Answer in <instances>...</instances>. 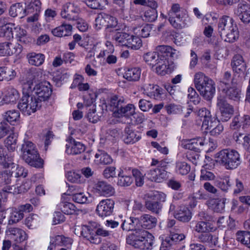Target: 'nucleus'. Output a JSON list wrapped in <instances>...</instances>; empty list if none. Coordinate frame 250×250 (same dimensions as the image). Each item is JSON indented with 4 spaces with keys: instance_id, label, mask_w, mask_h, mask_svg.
<instances>
[{
    "instance_id": "nucleus-1",
    "label": "nucleus",
    "mask_w": 250,
    "mask_h": 250,
    "mask_svg": "<svg viewBox=\"0 0 250 250\" xmlns=\"http://www.w3.org/2000/svg\"><path fill=\"white\" fill-rule=\"evenodd\" d=\"M218 31L221 37L227 42H234L238 37L236 24L233 19L228 16H224L219 19Z\"/></svg>"
},
{
    "instance_id": "nucleus-2",
    "label": "nucleus",
    "mask_w": 250,
    "mask_h": 250,
    "mask_svg": "<svg viewBox=\"0 0 250 250\" xmlns=\"http://www.w3.org/2000/svg\"><path fill=\"white\" fill-rule=\"evenodd\" d=\"M194 82L195 87L205 100L212 99L215 92V84L212 80L202 72H198L194 76Z\"/></svg>"
},
{
    "instance_id": "nucleus-3",
    "label": "nucleus",
    "mask_w": 250,
    "mask_h": 250,
    "mask_svg": "<svg viewBox=\"0 0 250 250\" xmlns=\"http://www.w3.org/2000/svg\"><path fill=\"white\" fill-rule=\"evenodd\" d=\"M154 236L146 231L140 230L130 234L126 238L128 244L136 249H149L153 244Z\"/></svg>"
},
{
    "instance_id": "nucleus-4",
    "label": "nucleus",
    "mask_w": 250,
    "mask_h": 250,
    "mask_svg": "<svg viewBox=\"0 0 250 250\" xmlns=\"http://www.w3.org/2000/svg\"><path fill=\"white\" fill-rule=\"evenodd\" d=\"M216 161L228 169L236 168L241 163L239 153L234 149H224L215 156Z\"/></svg>"
},
{
    "instance_id": "nucleus-5",
    "label": "nucleus",
    "mask_w": 250,
    "mask_h": 250,
    "mask_svg": "<svg viewBox=\"0 0 250 250\" xmlns=\"http://www.w3.org/2000/svg\"><path fill=\"white\" fill-rule=\"evenodd\" d=\"M24 90L29 91L42 104V102L47 100L52 93L50 84L48 82H44L35 85L32 82H27L23 85Z\"/></svg>"
},
{
    "instance_id": "nucleus-6",
    "label": "nucleus",
    "mask_w": 250,
    "mask_h": 250,
    "mask_svg": "<svg viewBox=\"0 0 250 250\" xmlns=\"http://www.w3.org/2000/svg\"><path fill=\"white\" fill-rule=\"evenodd\" d=\"M42 104L29 91L23 89V96L18 104L19 109L24 114L30 115L39 109Z\"/></svg>"
},
{
    "instance_id": "nucleus-7",
    "label": "nucleus",
    "mask_w": 250,
    "mask_h": 250,
    "mask_svg": "<svg viewBox=\"0 0 250 250\" xmlns=\"http://www.w3.org/2000/svg\"><path fill=\"white\" fill-rule=\"evenodd\" d=\"M157 166L156 167H152L148 171L147 175L152 181L160 183L167 178V163L163 160L159 161L153 159L151 166Z\"/></svg>"
},
{
    "instance_id": "nucleus-8",
    "label": "nucleus",
    "mask_w": 250,
    "mask_h": 250,
    "mask_svg": "<svg viewBox=\"0 0 250 250\" xmlns=\"http://www.w3.org/2000/svg\"><path fill=\"white\" fill-rule=\"evenodd\" d=\"M197 115L202 121V127L205 130H210L219 121L215 117H212L210 111L205 107L199 109Z\"/></svg>"
},
{
    "instance_id": "nucleus-9",
    "label": "nucleus",
    "mask_w": 250,
    "mask_h": 250,
    "mask_svg": "<svg viewBox=\"0 0 250 250\" xmlns=\"http://www.w3.org/2000/svg\"><path fill=\"white\" fill-rule=\"evenodd\" d=\"M26 13L31 15L27 19L28 22H34L38 19L41 12L42 2L40 0H27L26 3Z\"/></svg>"
},
{
    "instance_id": "nucleus-10",
    "label": "nucleus",
    "mask_w": 250,
    "mask_h": 250,
    "mask_svg": "<svg viewBox=\"0 0 250 250\" xmlns=\"http://www.w3.org/2000/svg\"><path fill=\"white\" fill-rule=\"evenodd\" d=\"M217 105L221 113L220 120L222 122L228 121L233 114V106L228 103L225 99L221 98H218Z\"/></svg>"
},
{
    "instance_id": "nucleus-11",
    "label": "nucleus",
    "mask_w": 250,
    "mask_h": 250,
    "mask_svg": "<svg viewBox=\"0 0 250 250\" xmlns=\"http://www.w3.org/2000/svg\"><path fill=\"white\" fill-rule=\"evenodd\" d=\"M114 204V201L110 199L101 201L97 206V214L101 217H105L110 215L113 211Z\"/></svg>"
},
{
    "instance_id": "nucleus-12",
    "label": "nucleus",
    "mask_w": 250,
    "mask_h": 250,
    "mask_svg": "<svg viewBox=\"0 0 250 250\" xmlns=\"http://www.w3.org/2000/svg\"><path fill=\"white\" fill-rule=\"evenodd\" d=\"M79 8L74 3L68 2L63 5L61 13L62 18L69 21H76L78 18Z\"/></svg>"
},
{
    "instance_id": "nucleus-13",
    "label": "nucleus",
    "mask_w": 250,
    "mask_h": 250,
    "mask_svg": "<svg viewBox=\"0 0 250 250\" xmlns=\"http://www.w3.org/2000/svg\"><path fill=\"white\" fill-rule=\"evenodd\" d=\"M94 192L99 195L110 196L115 192L114 188L106 182L103 181H98L93 187Z\"/></svg>"
},
{
    "instance_id": "nucleus-14",
    "label": "nucleus",
    "mask_w": 250,
    "mask_h": 250,
    "mask_svg": "<svg viewBox=\"0 0 250 250\" xmlns=\"http://www.w3.org/2000/svg\"><path fill=\"white\" fill-rule=\"evenodd\" d=\"M250 125V117L247 115L243 116L236 115L234 116L229 125L232 130H237L241 126L243 129L248 127Z\"/></svg>"
},
{
    "instance_id": "nucleus-15",
    "label": "nucleus",
    "mask_w": 250,
    "mask_h": 250,
    "mask_svg": "<svg viewBox=\"0 0 250 250\" xmlns=\"http://www.w3.org/2000/svg\"><path fill=\"white\" fill-rule=\"evenodd\" d=\"M65 145V152L68 154L76 155L83 152L85 147L84 145L78 142H76L72 137H70L66 140Z\"/></svg>"
},
{
    "instance_id": "nucleus-16",
    "label": "nucleus",
    "mask_w": 250,
    "mask_h": 250,
    "mask_svg": "<svg viewBox=\"0 0 250 250\" xmlns=\"http://www.w3.org/2000/svg\"><path fill=\"white\" fill-rule=\"evenodd\" d=\"M221 87L219 90L225 95L226 98L234 101H239L241 98V91L237 85H230L224 88Z\"/></svg>"
},
{
    "instance_id": "nucleus-17",
    "label": "nucleus",
    "mask_w": 250,
    "mask_h": 250,
    "mask_svg": "<svg viewBox=\"0 0 250 250\" xmlns=\"http://www.w3.org/2000/svg\"><path fill=\"white\" fill-rule=\"evenodd\" d=\"M81 235L90 243L99 244L101 243V238L95 234V230L90 226L83 225L82 226Z\"/></svg>"
},
{
    "instance_id": "nucleus-18",
    "label": "nucleus",
    "mask_w": 250,
    "mask_h": 250,
    "mask_svg": "<svg viewBox=\"0 0 250 250\" xmlns=\"http://www.w3.org/2000/svg\"><path fill=\"white\" fill-rule=\"evenodd\" d=\"M207 143L204 137H198L185 141L183 142L182 145L186 149L198 152L200 150V146H204Z\"/></svg>"
},
{
    "instance_id": "nucleus-19",
    "label": "nucleus",
    "mask_w": 250,
    "mask_h": 250,
    "mask_svg": "<svg viewBox=\"0 0 250 250\" xmlns=\"http://www.w3.org/2000/svg\"><path fill=\"white\" fill-rule=\"evenodd\" d=\"M141 227L140 218L130 217L122 222V228L125 231L140 230Z\"/></svg>"
},
{
    "instance_id": "nucleus-20",
    "label": "nucleus",
    "mask_w": 250,
    "mask_h": 250,
    "mask_svg": "<svg viewBox=\"0 0 250 250\" xmlns=\"http://www.w3.org/2000/svg\"><path fill=\"white\" fill-rule=\"evenodd\" d=\"M235 77V75L232 76L230 72L226 71L224 73L222 79L219 81L218 89H220L221 87L224 88L230 85H237L238 82Z\"/></svg>"
},
{
    "instance_id": "nucleus-21",
    "label": "nucleus",
    "mask_w": 250,
    "mask_h": 250,
    "mask_svg": "<svg viewBox=\"0 0 250 250\" xmlns=\"http://www.w3.org/2000/svg\"><path fill=\"white\" fill-rule=\"evenodd\" d=\"M72 240L69 238H65L62 235H57L50 239V245L47 250H55L57 246L61 245H66L67 244L71 245Z\"/></svg>"
},
{
    "instance_id": "nucleus-22",
    "label": "nucleus",
    "mask_w": 250,
    "mask_h": 250,
    "mask_svg": "<svg viewBox=\"0 0 250 250\" xmlns=\"http://www.w3.org/2000/svg\"><path fill=\"white\" fill-rule=\"evenodd\" d=\"M231 64L233 71L236 73L244 72L246 69V63L243 57L239 54L235 55L233 57Z\"/></svg>"
},
{
    "instance_id": "nucleus-23",
    "label": "nucleus",
    "mask_w": 250,
    "mask_h": 250,
    "mask_svg": "<svg viewBox=\"0 0 250 250\" xmlns=\"http://www.w3.org/2000/svg\"><path fill=\"white\" fill-rule=\"evenodd\" d=\"M28 159L22 157L25 162L31 166L36 167H40L42 165V160L40 157L39 154L37 150H33L32 152L29 153L27 155Z\"/></svg>"
},
{
    "instance_id": "nucleus-24",
    "label": "nucleus",
    "mask_w": 250,
    "mask_h": 250,
    "mask_svg": "<svg viewBox=\"0 0 250 250\" xmlns=\"http://www.w3.org/2000/svg\"><path fill=\"white\" fill-rule=\"evenodd\" d=\"M174 217L180 221L188 222L191 218V213L189 209L186 207H180L176 212L173 213Z\"/></svg>"
},
{
    "instance_id": "nucleus-25",
    "label": "nucleus",
    "mask_w": 250,
    "mask_h": 250,
    "mask_svg": "<svg viewBox=\"0 0 250 250\" xmlns=\"http://www.w3.org/2000/svg\"><path fill=\"white\" fill-rule=\"evenodd\" d=\"M226 200L225 198L211 199L208 201V207L214 212L222 213L225 211Z\"/></svg>"
},
{
    "instance_id": "nucleus-26",
    "label": "nucleus",
    "mask_w": 250,
    "mask_h": 250,
    "mask_svg": "<svg viewBox=\"0 0 250 250\" xmlns=\"http://www.w3.org/2000/svg\"><path fill=\"white\" fill-rule=\"evenodd\" d=\"M26 11V8L21 3H17L11 6L9 13L11 17H19L20 18H22L28 15Z\"/></svg>"
},
{
    "instance_id": "nucleus-27",
    "label": "nucleus",
    "mask_w": 250,
    "mask_h": 250,
    "mask_svg": "<svg viewBox=\"0 0 250 250\" xmlns=\"http://www.w3.org/2000/svg\"><path fill=\"white\" fill-rule=\"evenodd\" d=\"M141 227L146 229H151L155 227L157 219L149 214H144L140 218Z\"/></svg>"
},
{
    "instance_id": "nucleus-28",
    "label": "nucleus",
    "mask_w": 250,
    "mask_h": 250,
    "mask_svg": "<svg viewBox=\"0 0 250 250\" xmlns=\"http://www.w3.org/2000/svg\"><path fill=\"white\" fill-rule=\"evenodd\" d=\"M125 104V98L123 97L119 96L116 95L110 97L108 103L110 106V110L114 113H117L118 110L122 107V105Z\"/></svg>"
},
{
    "instance_id": "nucleus-29",
    "label": "nucleus",
    "mask_w": 250,
    "mask_h": 250,
    "mask_svg": "<svg viewBox=\"0 0 250 250\" xmlns=\"http://www.w3.org/2000/svg\"><path fill=\"white\" fill-rule=\"evenodd\" d=\"M13 157L11 154L9 155L7 154L6 149L0 144V163L5 168L9 167L13 164Z\"/></svg>"
},
{
    "instance_id": "nucleus-30",
    "label": "nucleus",
    "mask_w": 250,
    "mask_h": 250,
    "mask_svg": "<svg viewBox=\"0 0 250 250\" xmlns=\"http://www.w3.org/2000/svg\"><path fill=\"white\" fill-rule=\"evenodd\" d=\"M156 49L159 52L162 59L165 58L168 61L169 57L174 58L175 55V50L168 45H158Z\"/></svg>"
},
{
    "instance_id": "nucleus-31",
    "label": "nucleus",
    "mask_w": 250,
    "mask_h": 250,
    "mask_svg": "<svg viewBox=\"0 0 250 250\" xmlns=\"http://www.w3.org/2000/svg\"><path fill=\"white\" fill-rule=\"evenodd\" d=\"M72 28L71 24L63 23L61 25L53 29L51 32L54 36L61 37L67 36L71 32Z\"/></svg>"
},
{
    "instance_id": "nucleus-32",
    "label": "nucleus",
    "mask_w": 250,
    "mask_h": 250,
    "mask_svg": "<svg viewBox=\"0 0 250 250\" xmlns=\"http://www.w3.org/2000/svg\"><path fill=\"white\" fill-rule=\"evenodd\" d=\"M141 70L139 67L128 69L124 74V78L128 81H137L141 76Z\"/></svg>"
},
{
    "instance_id": "nucleus-33",
    "label": "nucleus",
    "mask_w": 250,
    "mask_h": 250,
    "mask_svg": "<svg viewBox=\"0 0 250 250\" xmlns=\"http://www.w3.org/2000/svg\"><path fill=\"white\" fill-rule=\"evenodd\" d=\"M20 113L17 110L13 109L5 112L3 114V119L6 123L14 125L20 119Z\"/></svg>"
},
{
    "instance_id": "nucleus-34",
    "label": "nucleus",
    "mask_w": 250,
    "mask_h": 250,
    "mask_svg": "<svg viewBox=\"0 0 250 250\" xmlns=\"http://www.w3.org/2000/svg\"><path fill=\"white\" fill-rule=\"evenodd\" d=\"M195 231L199 233L209 232L215 230L213 224L207 221H198L195 226Z\"/></svg>"
},
{
    "instance_id": "nucleus-35",
    "label": "nucleus",
    "mask_w": 250,
    "mask_h": 250,
    "mask_svg": "<svg viewBox=\"0 0 250 250\" xmlns=\"http://www.w3.org/2000/svg\"><path fill=\"white\" fill-rule=\"evenodd\" d=\"M104 19L105 20L106 29L107 32H114L119 30L118 21L116 18L105 13Z\"/></svg>"
},
{
    "instance_id": "nucleus-36",
    "label": "nucleus",
    "mask_w": 250,
    "mask_h": 250,
    "mask_svg": "<svg viewBox=\"0 0 250 250\" xmlns=\"http://www.w3.org/2000/svg\"><path fill=\"white\" fill-rule=\"evenodd\" d=\"M95 162L97 164L108 165L112 162V159L106 152L98 150L95 156Z\"/></svg>"
},
{
    "instance_id": "nucleus-37",
    "label": "nucleus",
    "mask_w": 250,
    "mask_h": 250,
    "mask_svg": "<svg viewBox=\"0 0 250 250\" xmlns=\"http://www.w3.org/2000/svg\"><path fill=\"white\" fill-rule=\"evenodd\" d=\"M156 65V72L159 75H165L170 71L169 61L166 59H160Z\"/></svg>"
},
{
    "instance_id": "nucleus-38",
    "label": "nucleus",
    "mask_w": 250,
    "mask_h": 250,
    "mask_svg": "<svg viewBox=\"0 0 250 250\" xmlns=\"http://www.w3.org/2000/svg\"><path fill=\"white\" fill-rule=\"evenodd\" d=\"M19 98L18 91L15 88H11L3 98L2 102L5 104L16 103Z\"/></svg>"
},
{
    "instance_id": "nucleus-39",
    "label": "nucleus",
    "mask_w": 250,
    "mask_h": 250,
    "mask_svg": "<svg viewBox=\"0 0 250 250\" xmlns=\"http://www.w3.org/2000/svg\"><path fill=\"white\" fill-rule=\"evenodd\" d=\"M29 63L33 65L40 66L44 61V56L42 54H37L34 52L27 55Z\"/></svg>"
},
{
    "instance_id": "nucleus-40",
    "label": "nucleus",
    "mask_w": 250,
    "mask_h": 250,
    "mask_svg": "<svg viewBox=\"0 0 250 250\" xmlns=\"http://www.w3.org/2000/svg\"><path fill=\"white\" fill-rule=\"evenodd\" d=\"M124 140L126 144H133L138 141L140 136L129 127H126L125 129Z\"/></svg>"
},
{
    "instance_id": "nucleus-41",
    "label": "nucleus",
    "mask_w": 250,
    "mask_h": 250,
    "mask_svg": "<svg viewBox=\"0 0 250 250\" xmlns=\"http://www.w3.org/2000/svg\"><path fill=\"white\" fill-rule=\"evenodd\" d=\"M200 241L211 246H215L218 242V238L208 232L202 233L198 237Z\"/></svg>"
},
{
    "instance_id": "nucleus-42",
    "label": "nucleus",
    "mask_w": 250,
    "mask_h": 250,
    "mask_svg": "<svg viewBox=\"0 0 250 250\" xmlns=\"http://www.w3.org/2000/svg\"><path fill=\"white\" fill-rule=\"evenodd\" d=\"M59 207L62 212L67 215L76 213L79 211L73 204L68 202L61 203Z\"/></svg>"
},
{
    "instance_id": "nucleus-43",
    "label": "nucleus",
    "mask_w": 250,
    "mask_h": 250,
    "mask_svg": "<svg viewBox=\"0 0 250 250\" xmlns=\"http://www.w3.org/2000/svg\"><path fill=\"white\" fill-rule=\"evenodd\" d=\"M128 37H130V35L127 33L115 31L113 32L112 39L114 40L118 45L125 46Z\"/></svg>"
},
{
    "instance_id": "nucleus-44",
    "label": "nucleus",
    "mask_w": 250,
    "mask_h": 250,
    "mask_svg": "<svg viewBox=\"0 0 250 250\" xmlns=\"http://www.w3.org/2000/svg\"><path fill=\"white\" fill-rule=\"evenodd\" d=\"M161 56H160L159 52H148L145 54L144 56V59L145 61L149 65L153 67L158 63V61L160 60Z\"/></svg>"
},
{
    "instance_id": "nucleus-45",
    "label": "nucleus",
    "mask_w": 250,
    "mask_h": 250,
    "mask_svg": "<svg viewBox=\"0 0 250 250\" xmlns=\"http://www.w3.org/2000/svg\"><path fill=\"white\" fill-rule=\"evenodd\" d=\"M146 208L153 213L158 214L161 210L162 206L159 201H156L151 198L145 202Z\"/></svg>"
},
{
    "instance_id": "nucleus-46",
    "label": "nucleus",
    "mask_w": 250,
    "mask_h": 250,
    "mask_svg": "<svg viewBox=\"0 0 250 250\" xmlns=\"http://www.w3.org/2000/svg\"><path fill=\"white\" fill-rule=\"evenodd\" d=\"M185 14H183L178 16H175L172 18H168V21L171 25L176 29H181L184 27L186 24L185 22L184 16Z\"/></svg>"
},
{
    "instance_id": "nucleus-47",
    "label": "nucleus",
    "mask_w": 250,
    "mask_h": 250,
    "mask_svg": "<svg viewBox=\"0 0 250 250\" xmlns=\"http://www.w3.org/2000/svg\"><path fill=\"white\" fill-rule=\"evenodd\" d=\"M236 240L250 248V231H239L236 234Z\"/></svg>"
},
{
    "instance_id": "nucleus-48",
    "label": "nucleus",
    "mask_w": 250,
    "mask_h": 250,
    "mask_svg": "<svg viewBox=\"0 0 250 250\" xmlns=\"http://www.w3.org/2000/svg\"><path fill=\"white\" fill-rule=\"evenodd\" d=\"M10 232L12 238L17 243L24 241L26 238V234L24 231L18 228H11Z\"/></svg>"
},
{
    "instance_id": "nucleus-49",
    "label": "nucleus",
    "mask_w": 250,
    "mask_h": 250,
    "mask_svg": "<svg viewBox=\"0 0 250 250\" xmlns=\"http://www.w3.org/2000/svg\"><path fill=\"white\" fill-rule=\"evenodd\" d=\"M35 146L31 141H24L22 144L21 148V151L22 152V157H24L26 159H28L27 155L29 153L32 152L33 150H36Z\"/></svg>"
},
{
    "instance_id": "nucleus-50",
    "label": "nucleus",
    "mask_w": 250,
    "mask_h": 250,
    "mask_svg": "<svg viewBox=\"0 0 250 250\" xmlns=\"http://www.w3.org/2000/svg\"><path fill=\"white\" fill-rule=\"evenodd\" d=\"M133 178L127 175L123 171H120L118 174V181L117 184L122 187L129 186L133 182Z\"/></svg>"
},
{
    "instance_id": "nucleus-51",
    "label": "nucleus",
    "mask_w": 250,
    "mask_h": 250,
    "mask_svg": "<svg viewBox=\"0 0 250 250\" xmlns=\"http://www.w3.org/2000/svg\"><path fill=\"white\" fill-rule=\"evenodd\" d=\"M5 42V49H6L7 55H11L14 54H19L22 50V46L18 43L13 44L9 42Z\"/></svg>"
},
{
    "instance_id": "nucleus-52",
    "label": "nucleus",
    "mask_w": 250,
    "mask_h": 250,
    "mask_svg": "<svg viewBox=\"0 0 250 250\" xmlns=\"http://www.w3.org/2000/svg\"><path fill=\"white\" fill-rule=\"evenodd\" d=\"M125 46L133 49H138L142 46L141 40L137 36L130 35Z\"/></svg>"
},
{
    "instance_id": "nucleus-53",
    "label": "nucleus",
    "mask_w": 250,
    "mask_h": 250,
    "mask_svg": "<svg viewBox=\"0 0 250 250\" xmlns=\"http://www.w3.org/2000/svg\"><path fill=\"white\" fill-rule=\"evenodd\" d=\"M1 81L5 80L10 81L15 78L16 72L12 68L9 67H1Z\"/></svg>"
},
{
    "instance_id": "nucleus-54",
    "label": "nucleus",
    "mask_w": 250,
    "mask_h": 250,
    "mask_svg": "<svg viewBox=\"0 0 250 250\" xmlns=\"http://www.w3.org/2000/svg\"><path fill=\"white\" fill-rule=\"evenodd\" d=\"M13 178L12 172L9 170L0 171V186L11 183Z\"/></svg>"
},
{
    "instance_id": "nucleus-55",
    "label": "nucleus",
    "mask_w": 250,
    "mask_h": 250,
    "mask_svg": "<svg viewBox=\"0 0 250 250\" xmlns=\"http://www.w3.org/2000/svg\"><path fill=\"white\" fill-rule=\"evenodd\" d=\"M135 113V106L132 104H128L126 105H122V107L118 110L117 113L120 116L132 115Z\"/></svg>"
},
{
    "instance_id": "nucleus-56",
    "label": "nucleus",
    "mask_w": 250,
    "mask_h": 250,
    "mask_svg": "<svg viewBox=\"0 0 250 250\" xmlns=\"http://www.w3.org/2000/svg\"><path fill=\"white\" fill-rule=\"evenodd\" d=\"M157 18V12L154 8H148L145 13L143 20L148 22H152Z\"/></svg>"
},
{
    "instance_id": "nucleus-57",
    "label": "nucleus",
    "mask_w": 250,
    "mask_h": 250,
    "mask_svg": "<svg viewBox=\"0 0 250 250\" xmlns=\"http://www.w3.org/2000/svg\"><path fill=\"white\" fill-rule=\"evenodd\" d=\"M176 170L181 175H186L189 172L190 166L185 162H178L176 163Z\"/></svg>"
},
{
    "instance_id": "nucleus-58",
    "label": "nucleus",
    "mask_w": 250,
    "mask_h": 250,
    "mask_svg": "<svg viewBox=\"0 0 250 250\" xmlns=\"http://www.w3.org/2000/svg\"><path fill=\"white\" fill-rule=\"evenodd\" d=\"M183 14H185V12L181 9L180 5L178 3H174L172 5L171 9L168 13V18H172L173 16H180Z\"/></svg>"
},
{
    "instance_id": "nucleus-59",
    "label": "nucleus",
    "mask_w": 250,
    "mask_h": 250,
    "mask_svg": "<svg viewBox=\"0 0 250 250\" xmlns=\"http://www.w3.org/2000/svg\"><path fill=\"white\" fill-rule=\"evenodd\" d=\"M185 238V235L183 233H179L175 232L172 230H170V235L169 237H167L165 239L169 240V243L173 245L175 243L180 242Z\"/></svg>"
},
{
    "instance_id": "nucleus-60",
    "label": "nucleus",
    "mask_w": 250,
    "mask_h": 250,
    "mask_svg": "<svg viewBox=\"0 0 250 250\" xmlns=\"http://www.w3.org/2000/svg\"><path fill=\"white\" fill-rule=\"evenodd\" d=\"M73 200L79 204H84L89 202L88 197L83 192L74 193L72 197Z\"/></svg>"
},
{
    "instance_id": "nucleus-61",
    "label": "nucleus",
    "mask_w": 250,
    "mask_h": 250,
    "mask_svg": "<svg viewBox=\"0 0 250 250\" xmlns=\"http://www.w3.org/2000/svg\"><path fill=\"white\" fill-rule=\"evenodd\" d=\"M66 177L69 181L72 183H79L82 181L81 175L75 171H68L66 174Z\"/></svg>"
},
{
    "instance_id": "nucleus-62",
    "label": "nucleus",
    "mask_w": 250,
    "mask_h": 250,
    "mask_svg": "<svg viewBox=\"0 0 250 250\" xmlns=\"http://www.w3.org/2000/svg\"><path fill=\"white\" fill-rule=\"evenodd\" d=\"M132 173L135 178L136 186L141 187L144 183V177L143 174L136 169H133Z\"/></svg>"
},
{
    "instance_id": "nucleus-63",
    "label": "nucleus",
    "mask_w": 250,
    "mask_h": 250,
    "mask_svg": "<svg viewBox=\"0 0 250 250\" xmlns=\"http://www.w3.org/2000/svg\"><path fill=\"white\" fill-rule=\"evenodd\" d=\"M23 217V213L20 211L19 209V210H14L11 213L10 219L9 220V224H12L18 222L22 219Z\"/></svg>"
},
{
    "instance_id": "nucleus-64",
    "label": "nucleus",
    "mask_w": 250,
    "mask_h": 250,
    "mask_svg": "<svg viewBox=\"0 0 250 250\" xmlns=\"http://www.w3.org/2000/svg\"><path fill=\"white\" fill-rule=\"evenodd\" d=\"M163 89L158 85H156L155 87L149 92L148 96L151 98L157 100H160L162 99Z\"/></svg>"
}]
</instances>
